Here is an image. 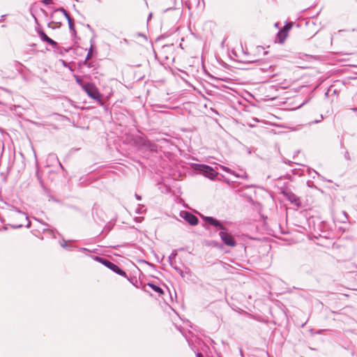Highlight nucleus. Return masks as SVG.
I'll list each match as a JSON object with an SVG mask.
<instances>
[{
	"mask_svg": "<svg viewBox=\"0 0 357 357\" xmlns=\"http://www.w3.org/2000/svg\"><path fill=\"white\" fill-rule=\"evenodd\" d=\"M76 82L82 86L83 89V86L86 85V83L82 82V80L79 77H75Z\"/></svg>",
	"mask_w": 357,
	"mask_h": 357,
	"instance_id": "9d476101",
	"label": "nucleus"
},
{
	"mask_svg": "<svg viewBox=\"0 0 357 357\" xmlns=\"http://www.w3.org/2000/svg\"><path fill=\"white\" fill-rule=\"evenodd\" d=\"M183 218L191 225H197L198 224V218L190 213L185 212Z\"/></svg>",
	"mask_w": 357,
	"mask_h": 357,
	"instance_id": "39448f33",
	"label": "nucleus"
},
{
	"mask_svg": "<svg viewBox=\"0 0 357 357\" xmlns=\"http://www.w3.org/2000/svg\"><path fill=\"white\" fill-rule=\"evenodd\" d=\"M198 169L211 179L215 178L218 176V173L211 167L205 165H197Z\"/></svg>",
	"mask_w": 357,
	"mask_h": 357,
	"instance_id": "7ed1b4c3",
	"label": "nucleus"
},
{
	"mask_svg": "<svg viewBox=\"0 0 357 357\" xmlns=\"http://www.w3.org/2000/svg\"><path fill=\"white\" fill-rule=\"evenodd\" d=\"M96 261L101 263L102 264L105 265L108 268L111 269L114 272L116 273L117 274L126 277V273L124 271L121 270L119 266H117L116 264H113L112 262L108 261L107 259H103L102 257H96L95 258Z\"/></svg>",
	"mask_w": 357,
	"mask_h": 357,
	"instance_id": "f03ea898",
	"label": "nucleus"
},
{
	"mask_svg": "<svg viewBox=\"0 0 357 357\" xmlns=\"http://www.w3.org/2000/svg\"><path fill=\"white\" fill-rule=\"evenodd\" d=\"M41 1L45 4H50L52 3V0H41Z\"/></svg>",
	"mask_w": 357,
	"mask_h": 357,
	"instance_id": "9b49d317",
	"label": "nucleus"
},
{
	"mask_svg": "<svg viewBox=\"0 0 357 357\" xmlns=\"http://www.w3.org/2000/svg\"><path fill=\"white\" fill-rule=\"evenodd\" d=\"M61 10L63 12V13L64 14V15H65V16H66L68 20H70V16H69V15L66 12V10H65L64 9H61Z\"/></svg>",
	"mask_w": 357,
	"mask_h": 357,
	"instance_id": "f8f14e48",
	"label": "nucleus"
},
{
	"mask_svg": "<svg viewBox=\"0 0 357 357\" xmlns=\"http://www.w3.org/2000/svg\"><path fill=\"white\" fill-rule=\"evenodd\" d=\"M90 58V55L88 54L86 59H89Z\"/></svg>",
	"mask_w": 357,
	"mask_h": 357,
	"instance_id": "4468645a",
	"label": "nucleus"
},
{
	"mask_svg": "<svg viewBox=\"0 0 357 357\" xmlns=\"http://www.w3.org/2000/svg\"><path fill=\"white\" fill-rule=\"evenodd\" d=\"M220 237L223 243L230 247H234L236 245L234 238L230 234L226 231H220Z\"/></svg>",
	"mask_w": 357,
	"mask_h": 357,
	"instance_id": "20e7f679",
	"label": "nucleus"
},
{
	"mask_svg": "<svg viewBox=\"0 0 357 357\" xmlns=\"http://www.w3.org/2000/svg\"><path fill=\"white\" fill-rule=\"evenodd\" d=\"M206 220L211 224V225H213L215 227H218L220 229L224 230L225 227L217 220L214 219L212 217H206Z\"/></svg>",
	"mask_w": 357,
	"mask_h": 357,
	"instance_id": "0eeeda50",
	"label": "nucleus"
},
{
	"mask_svg": "<svg viewBox=\"0 0 357 357\" xmlns=\"http://www.w3.org/2000/svg\"><path fill=\"white\" fill-rule=\"evenodd\" d=\"M287 37V29L284 27L282 30L279 31L277 36V40L280 43H284Z\"/></svg>",
	"mask_w": 357,
	"mask_h": 357,
	"instance_id": "6e6552de",
	"label": "nucleus"
},
{
	"mask_svg": "<svg viewBox=\"0 0 357 357\" xmlns=\"http://www.w3.org/2000/svg\"><path fill=\"white\" fill-rule=\"evenodd\" d=\"M197 357H203V355L202 354L199 353L197 354Z\"/></svg>",
	"mask_w": 357,
	"mask_h": 357,
	"instance_id": "ddd939ff",
	"label": "nucleus"
},
{
	"mask_svg": "<svg viewBox=\"0 0 357 357\" xmlns=\"http://www.w3.org/2000/svg\"><path fill=\"white\" fill-rule=\"evenodd\" d=\"M38 34L43 41L47 43L53 47H56L57 46V43L54 40L49 38L44 31H38Z\"/></svg>",
	"mask_w": 357,
	"mask_h": 357,
	"instance_id": "423d86ee",
	"label": "nucleus"
},
{
	"mask_svg": "<svg viewBox=\"0 0 357 357\" xmlns=\"http://www.w3.org/2000/svg\"><path fill=\"white\" fill-rule=\"evenodd\" d=\"M83 90L92 99L98 101L101 100V95L98 88L93 84L86 83V85L83 86Z\"/></svg>",
	"mask_w": 357,
	"mask_h": 357,
	"instance_id": "f257e3e1",
	"label": "nucleus"
},
{
	"mask_svg": "<svg viewBox=\"0 0 357 357\" xmlns=\"http://www.w3.org/2000/svg\"><path fill=\"white\" fill-rule=\"evenodd\" d=\"M147 286L149 287L153 291L156 292L158 294V296H161L164 294L163 290L160 287H158L154 284L148 283Z\"/></svg>",
	"mask_w": 357,
	"mask_h": 357,
	"instance_id": "1a4fd4ad",
	"label": "nucleus"
}]
</instances>
